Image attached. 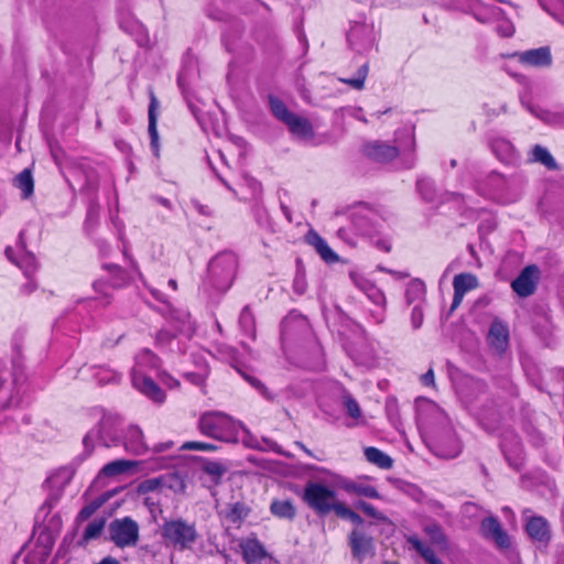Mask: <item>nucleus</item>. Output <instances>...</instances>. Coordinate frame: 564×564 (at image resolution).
<instances>
[{
  "label": "nucleus",
  "instance_id": "f257e3e1",
  "mask_svg": "<svg viewBox=\"0 0 564 564\" xmlns=\"http://www.w3.org/2000/svg\"><path fill=\"white\" fill-rule=\"evenodd\" d=\"M397 145L383 141L368 142L364 147V154L378 163H387L399 159L403 169H413L416 163L415 137L412 129H403L395 133Z\"/></svg>",
  "mask_w": 564,
  "mask_h": 564
},
{
  "label": "nucleus",
  "instance_id": "f03ea898",
  "mask_svg": "<svg viewBox=\"0 0 564 564\" xmlns=\"http://www.w3.org/2000/svg\"><path fill=\"white\" fill-rule=\"evenodd\" d=\"M159 366V358L151 350L142 349L135 356V364L131 371V382L138 391L153 402L163 403L165 400L164 391L148 373L151 370H158Z\"/></svg>",
  "mask_w": 564,
  "mask_h": 564
},
{
  "label": "nucleus",
  "instance_id": "7ed1b4c3",
  "mask_svg": "<svg viewBox=\"0 0 564 564\" xmlns=\"http://www.w3.org/2000/svg\"><path fill=\"white\" fill-rule=\"evenodd\" d=\"M198 429L202 434L225 443H238L241 423L224 412L209 411L200 415Z\"/></svg>",
  "mask_w": 564,
  "mask_h": 564
},
{
  "label": "nucleus",
  "instance_id": "20e7f679",
  "mask_svg": "<svg viewBox=\"0 0 564 564\" xmlns=\"http://www.w3.org/2000/svg\"><path fill=\"white\" fill-rule=\"evenodd\" d=\"M516 180L506 177L505 175L491 171L476 182V192L495 202L507 204L514 202L517 195L514 193Z\"/></svg>",
  "mask_w": 564,
  "mask_h": 564
},
{
  "label": "nucleus",
  "instance_id": "39448f33",
  "mask_svg": "<svg viewBox=\"0 0 564 564\" xmlns=\"http://www.w3.org/2000/svg\"><path fill=\"white\" fill-rule=\"evenodd\" d=\"M161 536L166 546L183 551L195 544L198 534L194 523L174 519L164 521L161 527Z\"/></svg>",
  "mask_w": 564,
  "mask_h": 564
},
{
  "label": "nucleus",
  "instance_id": "423d86ee",
  "mask_svg": "<svg viewBox=\"0 0 564 564\" xmlns=\"http://www.w3.org/2000/svg\"><path fill=\"white\" fill-rule=\"evenodd\" d=\"M120 417L113 414H105L98 426L89 431L84 440V447L89 455L93 452L95 441H99L105 447L117 446L121 443L118 434Z\"/></svg>",
  "mask_w": 564,
  "mask_h": 564
},
{
  "label": "nucleus",
  "instance_id": "0eeeda50",
  "mask_svg": "<svg viewBox=\"0 0 564 564\" xmlns=\"http://www.w3.org/2000/svg\"><path fill=\"white\" fill-rule=\"evenodd\" d=\"M238 267L234 252H221L214 257L208 265V274L218 290L226 291L232 283Z\"/></svg>",
  "mask_w": 564,
  "mask_h": 564
},
{
  "label": "nucleus",
  "instance_id": "6e6552de",
  "mask_svg": "<svg viewBox=\"0 0 564 564\" xmlns=\"http://www.w3.org/2000/svg\"><path fill=\"white\" fill-rule=\"evenodd\" d=\"M335 499V491L318 482H308L303 494V500L319 514L329 513Z\"/></svg>",
  "mask_w": 564,
  "mask_h": 564
},
{
  "label": "nucleus",
  "instance_id": "1a4fd4ad",
  "mask_svg": "<svg viewBox=\"0 0 564 564\" xmlns=\"http://www.w3.org/2000/svg\"><path fill=\"white\" fill-rule=\"evenodd\" d=\"M349 279L352 284L360 290L373 304L380 307V311L373 314L377 324L384 321L386 295L373 282L364 276L356 270L349 271Z\"/></svg>",
  "mask_w": 564,
  "mask_h": 564
},
{
  "label": "nucleus",
  "instance_id": "9d476101",
  "mask_svg": "<svg viewBox=\"0 0 564 564\" xmlns=\"http://www.w3.org/2000/svg\"><path fill=\"white\" fill-rule=\"evenodd\" d=\"M109 535L119 547L132 546L139 539V525L129 517L116 519L109 524Z\"/></svg>",
  "mask_w": 564,
  "mask_h": 564
},
{
  "label": "nucleus",
  "instance_id": "9b49d317",
  "mask_svg": "<svg viewBox=\"0 0 564 564\" xmlns=\"http://www.w3.org/2000/svg\"><path fill=\"white\" fill-rule=\"evenodd\" d=\"M6 257L10 262L22 270L24 276L29 280L36 271L37 265L34 254L25 250L24 231L20 232L19 241L15 248L8 247L6 249Z\"/></svg>",
  "mask_w": 564,
  "mask_h": 564
},
{
  "label": "nucleus",
  "instance_id": "f8f14e48",
  "mask_svg": "<svg viewBox=\"0 0 564 564\" xmlns=\"http://www.w3.org/2000/svg\"><path fill=\"white\" fill-rule=\"evenodd\" d=\"M347 41L357 53L369 51L376 42L373 24L366 22H354L347 32Z\"/></svg>",
  "mask_w": 564,
  "mask_h": 564
},
{
  "label": "nucleus",
  "instance_id": "ddd939ff",
  "mask_svg": "<svg viewBox=\"0 0 564 564\" xmlns=\"http://www.w3.org/2000/svg\"><path fill=\"white\" fill-rule=\"evenodd\" d=\"M539 269L536 265L525 267L512 281V290L522 297L531 295L536 286Z\"/></svg>",
  "mask_w": 564,
  "mask_h": 564
},
{
  "label": "nucleus",
  "instance_id": "4468645a",
  "mask_svg": "<svg viewBox=\"0 0 564 564\" xmlns=\"http://www.w3.org/2000/svg\"><path fill=\"white\" fill-rule=\"evenodd\" d=\"M480 531L486 539L492 540L499 549L510 546V538L496 517L485 518L480 523Z\"/></svg>",
  "mask_w": 564,
  "mask_h": 564
},
{
  "label": "nucleus",
  "instance_id": "2eb2a0df",
  "mask_svg": "<svg viewBox=\"0 0 564 564\" xmlns=\"http://www.w3.org/2000/svg\"><path fill=\"white\" fill-rule=\"evenodd\" d=\"M105 269L110 275V281L98 280L94 283V289L108 299L110 296L109 289H118L127 283V274L117 264H105Z\"/></svg>",
  "mask_w": 564,
  "mask_h": 564
},
{
  "label": "nucleus",
  "instance_id": "dca6fc26",
  "mask_svg": "<svg viewBox=\"0 0 564 564\" xmlns=\"http://www.w3.org/2000/svg\"><path fill=\"white\" fill-rule=\"evenodd\" d=\"M514 56L525 66L547 67L552 64L551 51L546 46L516 53Z\"/></svg>",
  "mask_w": 564,
  "mask_h": 564
},
{
  "label": "nucleus",
  "instance_id": "f3484780",
  "mask_svg": "<svg viewBox=\"0 0 564 564\" xmlns=\"http://www.w3.org/2000/svg\"><path fill=\"white\" fill-rule=\"evenodd\" d=\"M478 286L477 278L471 273H460L454 276L453 288L454 297L452 310H455L462 303L465 294Z\"/></svg>",
  "mask_w": 564,
  "mask_h": 564
},
{
  "label": "nucleus",
  "instance_id": "a211bd4d",
  "mask_svg": "<svg viewBox=\"0 0 564 564\" xmlns=\"http://www.w3.org/2000/svg\"><path fill=\"white\" fill-rule=\"evenodd\" d=\"M122 444L124 449L133 455H142L150 451L144 442L142 431L135 425H130L126 430Z\"/></svg>",
  "mask_w": 564,
  "mask_h": 564
},
{
  "label": "nucleus",
  "instance_id": "6ab92c4d",
  "mask_svg": "<svg viewBox=\"0 0 564 564\" xmlns=\"http://www.w3.org/2000/svg\"><path fill=\"white\" fill-rule=\"evenodd\" d=\"M350 546L354 557L359 562L375 553L372 539L357 530L350 534Z\"/></svg>",
  "mask_w": 564,
  "mask_h": 564
},
{
  "label": "nucleus",
  "instance_id": "aec40b11",
  "mask_svg": "<svg viewBox=\"0 0 564 564\" xmlns=\"http://www.w3.org/2000/svg\"><path fill=\"white\" fill-rule=\"evenodd\" d=\"M239 545L247 564H261L268 556L265 549L256 538L242 540Z\"/></svg>",
  "mask_w": 564,
  "mask_h": 564
},
{
  "label": "nucleus",
  "instance_id": "412c9836",
  "mask_svg": "<svg viewBox=\"0 0 564 564\" xmlns=\"http://www.w3.org/2000/svg\"><path fill=\"white\" fill-rule=\"evenodd\" d=\"M489 345L499 354L503 352L508 346L509 329L508 326L499 319H495L488 332Z\"/></svg>",
  "mask_w": 564,
  "mask_h": 564
},
{
  "label": "nucleus",
  "instance_id": "4be33fe9",
  "mask_svg": "<svg viewBox=\"0 0 564 564\" xmlns=\"http://www.w3.org/2000/svg\"><path fill=\"white\" fill-rule=\"evenodd\" d=\"M525 531L531 540L546 544L550 540V528L543 517H532L525 523Z\"/></svg>",
  "mask_w": 564,
  "mask_h": 564
},
{
  "label": "nucleus",
  "instance_id": "5701e85b",
  "mask_svg": "<svg viewBox=\"0 0 564 564\" xmlns=\"http://www.w3.org/2000/svg\"><path fill=\"white\" fill-rule=\"evenodd\" d=\"M159 108V101L153 94V91H150V105L148 110V119H149V135L151 139V148L155 155H158L159 152V133L156 129V121H158V115L156 110Z\"/></svg>",
  "mask_w": 564,
  "mask_h": 564
},
{
  "label": "nucleus",
  "instance_id": "b1692460",
  "mask_svg": "<svg viewBox=\"0 0 564 564\" xmlns=\"http://www.w3.org/2000/svg\"><path fill=\"white\" fill-rule=\"evenodd\" d=\"M468 2L474 17L482 23L494 19L499 20L502 15V10L498 7L485 6L480 0H468Z\"/></svg>",
  "mask_w": 564,
  "mask_h": 564
},
{
  "label": "nucleus",
  "instance_id": "393cba45",
  "mask_svg": "<svg viewBox=\"0 0 564 564\" xmlns=\"http://www.w3.org/2000/svg\"><path fill=\"white\" fill-rule=\"evenodd\" d=\"M284 124L290 132L300 139H311L313 137V128L310 121L301 116L293 113Z\"/></svg>",
  "mask_w": 564,
  "mask_h": 564
},
{
  "label": "nucleus",
  "instance_id": "a878e982",
  "mask_svg": "<svg viewBox=\"0 0 564 564\" xmlns=\"http://www.w3.org/2000/svg\"><path fill=\"white\" fill-rule=\"evenodd\" d=\"M137 465L133 460L116 459L106 464L98 474V477H115L130 471Z\"/></svg>",
  "mask_w": 564,
  "mask_h": 564
},
{
  "label": "nucleus",
  "instance_id": "bb28decb",
  "mask_svg": "<svg viewBox=\"0 0 564 564\" xmlns=\"http://www.w3.org/2000/svg\"><path fill=\"white\" fill-rule=\"evenodd\" d=\"M425 295L426 288L421 280L414 279L409 282L405 291V300L409 305H423Z\"/></svg>",
  "mask_w": 564,
  "mask_h": 564
},
{
  "label": "nucleus",
  "instance_id": "cd10ccee",
  "mask_svg": "<svg viewBox=\"0 0 564 564\" xmlns=\"http://www.w3.org/2000/svg\"><path fill=\"white\" fill-rule=\"evenodd\" d=\"M308 241L326 263L338 262L339 257L330 249L328 243L321 236L312 234L308 236Z\"/></svg>",
  "mask_w": 564,
  "mask_h": 564
},
{
  "label": "nucleus",
  "instance_id": "c85d7f7f",
  "mask_svg": "<svg viewBox=\"0 0 564 564\" xmlns=\"http://www.w3.org/2000/svg\"><path fill=\"white\" fill-rule=\"evenodd\" d=\"M239 442H241L246 447L259 449V451H267L269 448H273L275 446V443H273L270 440L262 438L258 440L256 436L250 434V432L245 429V426L241 424V431L239 434Z\"/></svg>",
  "mask_w": 564,
  "mask_h": 564
},
{
  "label": "nucleus",
  "instance_id": "c756f323",
  "mask_svg": "<svg viewBox=\"0 0 564 564\" xmlns=\"http://www.w3.org/2000/svg\"><path fill=\"white\" fill-rule=\"evenodd\" d=\"M367 460L382 469H390L393 465L392 458L376 447L365 448Z\"/></svg>",
  "mask_w": 564,
  "mask_h": 564
},
{
  "label": "nucleus",
  "instance_id": "7c9ffc66",
  "mask_svg": "<svg viewBox=\"0 0 564 564\" xmlns=\"http://www.w3.org/2000/svg\"><path fill=\"white\" fill-rule=\"evenodd\" d=\"M531 155L533 162L540 163L551 171L557 170V163L546 148L536 144L531 150Z\"/></svg>",
  "mask_w": 564,
  "mask_h": 564
},
{
  "label": "nucleus",
  "instance_id": "2f4dec72",
  "mask_svg": "<svg viewBox=\"0 0 564 564\" xmlns=\"http://www.w3.org/2000/svg\"><path fill=\"white\" fill-rule=\"evenodd\" d=\"M270 511L281 519L292 520L295 517V508L290 500H273L270 505Z\"/></svg>",
  "mask_w": 564,
  "mask_h": 564
},
{
  "label": "nucleus",
  "instance_id": "473e14b6",
  "mask_svg": "<svg viewBox=\"0 0 564 564\" xmlns=\"http://www.w3.org/2000/svg\"><path fill=\"white\" fill-rule=\"evenodd\" d=\"M15 186L21 191L23 198L33 194L34 182L30 170H23L14 180Z\"/></svg>",
  "mask_w": 564,
  "mask_h": 564
},
{
  "label": "nucleus",
  "instance_id": "72a5a7b5",
  "mask_svg": "<svg viewBox=\"0 0 564 564\" xmlns=\"http://www.w3.org/2000/svg\"><path fill=\"white\" fill-rule=\"evenodd\" d=\"M239 325L241 330L250 336L251 338H254L256 336V321L254 316L248 305H246L239 316Z\"/></svg>",
  "mask_w": 564,
  "mask_h": 564
},
{
  "label": "nucleus",
  "instance_id": "f704fd0d",
  "mask_svg": "<svg viewBox=\"0 0 564 564\" xmlns=\"http://www.w3.org/2000/svg\"><path fill=\"white\" fill-rule=\"evenodd\" d=\"M173 318H175V321L177 322V326H176L177 332L185 334L187 336H191L194 333L195 326L191 319V315L188 312H186V311L176 312L174 314Z\"/></svg>",
  "mask_w": 564,
  "mask_h": 564
},
{
  "label": "nucleus",
  "instance_id": "c9c22d12",
  "mask_svg": "<svg viewBox=\"0 0 564 564\" xmlns=\"http://www.w3.org/2000/svg\"><path fill=\"white\" fill-rule=\"evenodd\" d=\"M352 225L357 232L362 236L372 237L377 232V230L375 229L370 220L367 218V216L361 214L354 215Z\"/></svg>",
  "mask_w": 564,
  "mask_h": 564
},
{
  "label": "nucleus",
  "instance_id": "e433bc0d",
  "mask_svg": "<svg viewBox=\"0 0 564 564\" xmlns=\"http://www.w3.org/2000/svg\"><path fill=\"white\" fill-rule=\"evenodd\" d=\"M106 524L104 518L94 519L89 522L83 533V541L88 542L100 536Z\"/></svg>",
  "mask_w": 564,
  "mask_h": 564
},
{
  "label": "nucleus",
  "instance_id": "4c0bfd02",
  "mask_svg": "<svg viewBox=\"0 0 564 564\" xmlns=\"http://www.w3.org/2000/svg\"><path fill=\"white\" fill-rule=\"evenodd\" d=\"M369 73V66L368 63L362 64L358 70L355 77L351 78H341L340 82L349 85L351 88L356 90H361L365 87V80Z\"/></svg>",
  "mask_w": 564,
  "mask_h": 564
},
{
  "label": "nucleus",
  "instance_id": "58836bf2",
  "mask_svg": "<svg viewBox=\"0 0 564 564\" xmlns=\"http://www.w3.org/2000/svg\"><path fill=\"white\" fill-rule=\"evenodd\" d=\"M269 104H270V109H271L273 116L276 119H279L280 121H282L283 123L293 115V112H291L286 108L284 102L276 97L271 96L269 98Z\"/></svg>",
  "mask_w": 564,
  "mask_h": 564
},
{
  "label": "nucleus",
  "instance_id": "ea45409f",
  "mask_svg": "<svg viewBox=\"0 0 564 564\" xmlns=\"http://www.w3.org/2000/svg\"><path fill=\"white\" fill-rule=\"evenodd\" d=\"M343 406L348 416L352 420L359 421L362 419V412L358 402L349 393L343 395Z\"/></svg>",
  "mask_w": 564,
  "mask_h": 564
},
{
  "label": "nucleus",
  "instance_id": "a19ab883",
  "mask_svg": "<svg viewBox=\"0 0 564 564\" xmlns=\"http://www.w3.org/2000/svg\"><path fill=\"white\" fill-rule=\"evenodd\" d=\"M347 490L349 492L356 494L358 496H364L371 499H379L380 495L377 489L370 485L366 484H351L347 486Z\"/></svg>",
  "mask_w": 564,
  "mask_h": 564
},
{
  "label": "nucleus",
  "instance_id": "79ce46f5",
  "mask_svg": "<svg viewBox=\"0 0 564 564\" xmlns=\"http://www.w3.org/2000/svg\"><path fill=\"white\" fill-rule=\"evenodd\" d=\"M492 151L497 154V156L502 160L507 161L512 158L513 154V147L509 141L506 140H496L492 143Z\"/></svg>",
  "mask_w": 564,
  "mask_h": 564
},
{
  "label": "nucleus",
  "instance_id": "37998d69",
  "mask_svg": "<svg viewBox=\"0 0 564 564\" xmlns=\"http://www.w3.org/2000/svg\"><path fill=\"white\" fill-rule=\"evenodd\" d=\"M96 381L100 384L117 382L120 379V375L115 370L107 367H99L94 373Z\"/></svg>",
  "mask_w": 564,
  "mask_h": 564
},
{
  "label": "nucleus",
  "instance_id": "c03bdc74",
  "mask_svg": "<svg viewBox=\"0 0 564 564\" xmlns=\"http://www.w3.org/2000/svg\"><path fill=\"white\" fill-rule=\"evenodd\" d=\"M408 543L415 550L425 561L434 554L433 549L426 543L422 542L417 536L411 535L408 538Z\"/></svg>",
  "mask_w": 564,
  "mask_h": 564
},
{
  "label": "nucleus",
  "instance_id": "a18cd8bd",
  "mask_svg": "<svg viewBox=\"0 0 564 564\" xmlns=\"http://www.w3.org/2000/svg\"><path fill=\"white\" fill-rule=\"evenodd\" d=\"M248 509L241 503H235L231 506L230 510L227 512V520L235 524L239 525L240 522L247 517Z\"/></svg>",
  "mask_w": 564,
  "mask_h": 564
},
{
  "label": "nucleus",
  "instance_id": "49530a36",
  "mask_svg": "<svg viewBox=\"0 0 564 564\" xmlns=\"http://www.w3.org/2000/svg\"><path fill=\"white\" fill-rule=\"evenodd\" d=\"M108 497H100L98 501H94L89 505H86L78 513L77 521H86L89 519L96 510L107 500Z\"/></svg>",
  "mask_w": 564,
  "mask_h": 564
},
{
  "label": "nucleus",
  "instance_id": "de8ad7c7",
  "mask_svg": "<svg viewBox=\"0 0 564 564\" xmlns=\"http://www.w3.org/2000/svg\"><path fill=\"white\" fill-rule=\"evenodd\" d=\"M162 481L160 478H149L141 481L138 485V494L145 495L149 492H154L160 489Z\"/></svg>",
  "mask_w": 564,
  "mask_h": 564
},
{
  "label": "nucleus",
  "instance_id": "09e8293b",
  "mask_svg": "<svg viewBox=\"0 0 564 564\" xmlns=\"http://www.w3.org/2000/svg\"><path fill=\"white\" fill-rule=\"evenodd\" d=\"M241 375L245 378V380L247 382H249V384L251 387H253L262 397H264L268 400L272 399L271 393L268 391L265 386L259 379H257L256 377H253L251 375L245 373V372H241Z\"/></svg>",
  "mask_w": 564,
  "mask_h": 564
},
{
  "label": "nucleus",
  "instance_id": "8fccbe9b",
  "mask_svg": "<svg viewBox=\"0 0 564 564\" xmlns=\"http://www.w3.org/2000/svg\"><path fill=\"white\" fill-rule=\"evenodd\" d=\"M241 375L245 378V380L247 382H249V384L251 387H253L262 397H264L268 400L272 399L271 393L268 391L265 386L259 379H257L256 377H253L251 375L245 373V372H241Z\"/></svg>",
  "mask_w": 564,
  "mask_h": 564
},
{
  "label": "nucleus",
  "instance_id": "3c124183",
  "mask_svg": "<svg viewBox=\"0 0 564 564\" xmlns=\"http://www.w3.org/2000/svg\"><path fill=\"white\" fill-rule=\"evenodd\" d=\"M355 508L362 511L365 514H367L370 518L377 519V520H383L384 516L379 512L372 505L359 500L355 503Z\"/></svg>",
  "mask_w": 564,
  "mask_h": 564
},
{
  "label": "nucleus",
  "instance_id": "603ef678",
  "mask_svg": "<svg viewBox=\"0 0 564 564\" xmlns=\"http://www.w3.org/2000/svg\"><path fill=\"white\" fill-rule=\"evenodd\" d=\"M416 187L421 196L427 200L431 202L434 198V192H433V183L430 180L422 178L419 180L416 183Z\"/></svg>",
  "mask_w": 564,
  "mask_h": 564
},
{
  "label": "nucleus",
  "instance_id": "864d4df0",
  "mask_svg": "<svg viewBox=\"0 0 564 564\" xmlns=\"http://www.w3.org/2000/svg\"><path fill=\"white\" fill-rule=\"evenodd\" d=\"M181 449L184 451H204V452H214L217 449V446L212 443L206 442H185Z\"/></svg>",
  "mask_w": 564,
  "mask_h": 564
},
{
  "label": "nucleus",
  "instance_id": "5fc2aeb1",
  "mask_svg": "<svg viewBox=\"0 0 564 564\" xmlns=\"http://www.w3.org/2000/svg\"><path fill=\"white\" fill-rule=\"evenodd\" d=\"M424 319L423 305H413L411 312V325L414 330L419 329Z\"/></svg>",
  "mask_w": 564,
  "mask_h": 564
},
{
  "label": "nucleus",
  "instance_id": "6e6d98bb",
  "mask_svg": "<svg viewBox=\"0 0 564 564\" xmlns=\"http://www.w3.org/2000/svg\"><path fill=\"white\" fill-rule=\"evenodd\" d=\"M497 32L503 37H509L514 33V26L509 20H500L497 25Z\"/></svg>",
  "mask_w": 564,
  "mask_h": 564
},
{
  "label": "nucleus",
  "instance_id": "4d7b16f0",
  "mask_svg": "<svg viewBox=\"0 0 564 564\" xmlns=\"http://www.w3.org/2000/svg\"><path fill=\"white\" fill-rule=\"evenodd\" d=\"M294 292L302 295L306 291V280L304 274L299 270L293 281Z\"/></svg>",
  "mask_w": 564,
  "mask_h": 564
},
{
  "label": "nucleus",
  "instance_id": "13d9d810",
  "mask_svg": "<svg viewBox=\"0 0 564 564\" xmlns=\"http://www.w3.org/2000/svg\"><path fill=\"white\" fill-rule=\"evenodd\" d=\"M350 510V508H348L343 502L337 501V499H335V501L332 505V511H334L335 514L341 519H346Z\"/></svg>",
  "mask_w": 564,
  "mask_h": 564
},
{
  "label": "nucleus",
  "instance_id": "bf43d9fd",
  "mask_svg": "<svg viewBox=\"0 0 564 564\" xmlns=\"http://www.w3.org/2000/svg\"><path fill=\"white\" fill-rule=\"evenodd\" d=\"M205 471L212 476H221L225 471L224 467L218 463H208L205 466Z\"/></svg>",
  "mask_w": 564,
  "mask_h": 564
},
{
  "label": "nucleus",
  "instance_id": "052dcab7",
  "mask_svg": "<svg viewBox=\"0 0 564 564\" xmlns=\"http://www.w3.org/2000/svg\"><path fill=\"white\" fill-rule=\"evenodd\" d=\"M337 236H338L341 240L346 241L349 246H356V243H357L356 238H355V237H352V236L349 234L348 229H346V228H340V229H338V231H337Z\"/></svg>",
  "mask_w": 564,
  "mask_h": 564
},
{
  "label": "nucleus",
  "instance_id": "680f3d73",
  "mask_svg": "<svg viewBox=\"0 0 564 564\" xmlns=\"http://www.w3.org/2000/svg\"><path fill=\"white\" fill-rule=\"evenodd\" d=\"M387 413H388V417L391 421V423L394 426H397L399 424V415H398V412H397V405L388 403L387 404Z\"/></svg>",
  "mask_w": 564,
  "mask_h": 564
},
{
  "label": "nucleus",
  "instance_id": "e2e57ef3",
  "mask_svg": "<svg viewBox=\"0 0 564 564\" xmlns=\"http://www.w3.org/2000/svg\"><path fill=\"white\" fill-rule=\"evenodd\" d=\"M421 382L424 386H431V387L435 386L433 369H429L424 375L421 376Z\"/></svg>",
  "mask_w": 564,
  "mask_h": 564
},
{
  "label": "nucleus",
  "instance_id": "0e129e2a",
  "mask_svg": "<svg viewBox=\"0 0 564 564\" xmlns=\"http://www.w3.org/2000/svg\"><path fill=\"white\" fill-rule=\"evenodd\" d=\"M159 377H160L161 381H162L165 386H167L169 388H174V387L178 386V381H177V380H175L174 378H172V377H171L170 375H167V373L162 372V373H160V375H159Z\"/></svg>",
  "mask_w": 564,
  "mask_h": 564
},
{
  "label": "nucleus",
  "instance_id": "69168bd1",
  "mask_svg": "<svg viewBox=\"0 0 564 564\" xmlns=\"http://www.w3.org/2000/svg\"><path fill=\"white\" fill-rule=\"evenodd\" d=\"M185 378L195 386H200L204 382V377L199 373L187 372L185 373Z\"/></svg>",
  "mask_w": 564,
  "mask_h": 564
},
{
  "label": "nucleus",
  "instance_id": "338daca9",
  "mask_svg": "<svg viewBox=\"0 0 564 564\" xmlns=\"http://www.w3.org/2000/svg\"><path fill=\"white\" fill-rule=\"evenodd\" d=\"M430 410L436 415L440 423L446 421L447 417L445 413L435 403L430 404Z\"/></svg>",
  "mask_w": 564,
  "mask_h": 564
},
{
  "label": "nucleus",
  "instance_id": "774afa93",
  "mask_svg": "<svg viewBox=\"0 0 564 564\" xmlns=\"http://www.w3.org/2000/svg\"><path fill=\"white\" fill-rule=\"evenodd\" d=\"M345 520H348L356 525H360L364 522L362 518L352 510H350V512L348 513V516Z\"/></svg>",
  "mask_w": 564,
  "mask_h": 564
}]
</instances>
